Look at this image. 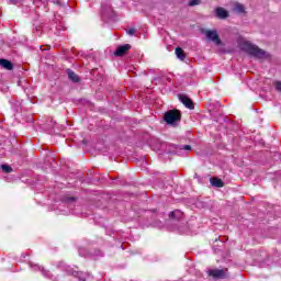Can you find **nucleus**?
I'll list each match as a JSON object with an SVG mask.
<instances>
[{
    "instance_id": "1",
    "label": "nucleus",
    "mask_w": 281,
    "mask_h": 281,
    "mask_svg": "<svg viewBox=\"0 0 281 281\" xmlns=\"http://www.w3.org/2000/svg\"><path fill=\"white\" fill-rule=\"evenodd\" d=\"M237 43L244 52L249 54L250 56H255V58H267L269 56L267 52L260 49L258 46L251 44V42L245 40L244 37H239Z\"/></svg>"
},
{
    "instance_id": "2",
    "label": "nucleus",
    "mask_w": 281,
    "mask_h": 281,
    "mask_svg": "<svg viewBox=\"0 0 281 281\" xmlns=\"http://www.w3.org/2000/svg\"><path fill=\"white\" fill-rule=\"evenodd\" d=\"M181 120V112L179 110H170L165 114V122L167 124H175V122H179Z\"/></svg>"
},
{
    "instance_id": "3",
    "label": "nucleus",
    "mask_w": 281,
    "mask_h": 281,
    "mask_svg": "<svg viewBox=\"0 0 281 281\" xmlns=\"http://www.w3.org/2000/svg\"><path fill=\"white\" fill-rule=\"evenodd\" d=\"M209 276H211V278H216L217 280H225V278H229V273L227 272V269H225V270H218V269L210 270Z\"/></svg>"
},
{
    "instance_id": "4",
    "label": "nucleus",
    "mask_w": 281,
    "mask_h": 281,
    "mask_svg": "<svg viewBox=\"0 0 281 281\" xmlns=\"http://www.w3.org/2000/svg\"><path fill=\"white\" fill-rule=\"evenodd\" d=\"M205 36L209 38V41H212L215 45H221V37H218V33L216 31H205Z\"/></svg>"
},
{
    "instance_id": "5",
    "label": "nucleus",
    "mask_w": 281,
    "mask_h": 281,
    "mask_svg": "<svg viewBox=\"0 0 281 281\" xmlns=\"http://www.w3.org/2000/svg\"><path fill=\"white\" fill-rule=\"evenodd\" d=\"M179 100L182 102V104H184V106H187V109H194V103L187 95L180 94Z\"/></svg>"
},
{
    "instance_id": "6",
    "label": "nucleus",
    "mask_w": 281,
    "mask_h": 281,
    "mask_svg": "<svg viewBox=\"0 0 281 281\" xmlns=\"http://www.w3.org/2000/svg\"><path fill=\"white\" fill-rule=\"evenodd\" d=\"M215 14L217 19H227V16H229V12H227L223 7L216 8Z\"/></svg>"
},
{
    "instance_id": "7",
    "label": "nucleus",
    "mask_w": 281,
    "mask_h": 281,
    "mask_svg": "<svg viewBox=\"0 0 281 281\" xmlns=\"http://www.w3.org/2000/svg\"><path fill=\"white\" fill-rule=\"evenodd\" d=\"M128 49H131V46L128 44L119 46L114 53V56H124V54H126V52H128Z\"/></svg>"
},
{
    "instance_id": "8",
    "label": "nucleus",
    "mask_w": 281,
    "mask_h": 281,
    "mask_svg": "<svg viewBox=\"0 0 281 281\" xmlns=\"http://www.w3.org/2000/svg\"><path fill=\"white\" fill-rule=\"evenodd\" d=\"M233 12H237V14H245V5L240 2H234Z\"/></svg>"
},
{
    "instance_id": "9",
    "label": "nucleus",
    "mask_w": 281,
    "mask_h": 281,
    "mask_svg": "<svg viewBox=\"0 0 281 281\" xmlns=\"http://www.w3.org/2000/svg\"><path fill=\"white\" fill-rule=\"evenodd\" d=\"M0 65L1 67H3V69H7L8 71H12L13 69L12 61L8 59H0Z\"/></svg>"
},
{
    "instance_id": "10",
    "label": "nucleus",
    "mask_w": 281,
    "mask_h": 281,
    "mask_svg": "<svg viewBox=\"0 0 281 281\" xmlns=\"http://www.w3.org/2000/svg\"><path fill=\"white\" fill-rule=\"evenodd\" d=\"M210 181L214 188H223V186H225V182H223V180H221L220 178H211Z\"/></svg>"
},
{
    "instance_id": "11",
    "label": "nucleus",
    "mask_w": 281,
    "mask_h": 281,
    "mask_svg": "<svg viewBox=\"0 0 281 281\" xmlns=\"http://www.w3.org/2000/svg\"><path fill=\"white\" fill-rule=\"evenodd\" d=\"M176 56H177V58H179L180 60H186V52L183 50V48L177 47V48H176Z\"/></svg>"
},
{
    "instance_id": "12",
    "label": "nucleus",
    "mask_w": 281,
    "mask_h": 281,
    "mask_svg": "<svg viewBox=\"0 0 281 281\" xmlns=\"http://www.w3.org/2000/svg\"><path fill=\"white\" fill-rule=\"evenodd\" d=\"M68 78L69 80H72V82H80V78L78 77V75H76V72L68 70Z\"/></svg>"
},
{
    "instance_id": "13",
    "label": "nucleus",
    "mask_w": 281,
    "mask_h": 281,
    "mask_svg": "<svg viewBox=\"0 0 281 281\" xmlns=\"http://www.w3.org/2000/svg\"><path fill=\"white\" fill-rule=\"evenodd\" d=\"M169 216H170V218H177V220H179V218H182V217H183V212H181V211H179V210H176V211L171 212V213L169 214Z\"/></svg>"
},
{
    "instance_id": "14",
    "label": "nucleus",
    "mask_w": 281,
    "mask_h": 281,
    "mask_svg": "<svg viewBox=\"0 0 281 281\" xmlns=\"http://www.w3.org/2000/svg\"><path fill=\"white\" fill-rule=\"evenodd\" d=\"M189 5L191 8L194 5H201V0H191V1H189Z\"/></svg>"
},
{
    "instance_id": "15",
    "label": "nucleus",
    "mask_w": 281,
    "mask_h": 281,
    "mask_svg": "<svg viewBox=\"0 0 281 281\" xmlns=\"http://www.w3.org/2000/svg\"><path fill=\"white\" fill-rule=\"evenodd\" d=\"M2 170H3V172L9 173V172H12V167H10L8 165H2Z\"/></svg>"
},
{
    "instance_id": "16",
    "label": "nucleus",
    "mask_w": 281,
    "mask_h": 281,
    "mask_svg": "<svg viewBox=\"0 0 281 281\" xmlns=\"http://www.w3.org/2000/svg\"><path fill=\"white\" fill-rule=\"evenodd\" d=\"M274 87H276L277 91L281 92V81H276Z\"/></svg>"
},
{
    "instance_id": "17",
    "label": "nucleus",
    "mask_w": 281,
    "mask_h": 281,
    "mask_svg": "<svg viewBox=\"0 0 281 281\" xmlns=\"http://www.w3.org/2000/svg\"><path fill=\"white\" fill-rule=\"evenodd\" d=\"M136 32H137V31H136L135 29H130V30H127V34H128L130 36H133Z\"/></svg>"
},
{
    "instance_id": "18",
    "label": "nucleus",
    "mask_w": 281,
    "mask_h": 281,
    "mask_svg": "<svg viewBox=\"0 0 281 281\" xmlns=\"http://www.w3.org/2000/svg\"><path fill=\"white\" fill-rule=\"evenodd\" d=\"M183 150H192V147H191L190 145H186V146L183 147Z\"/></svg>"
}]
</instances>
